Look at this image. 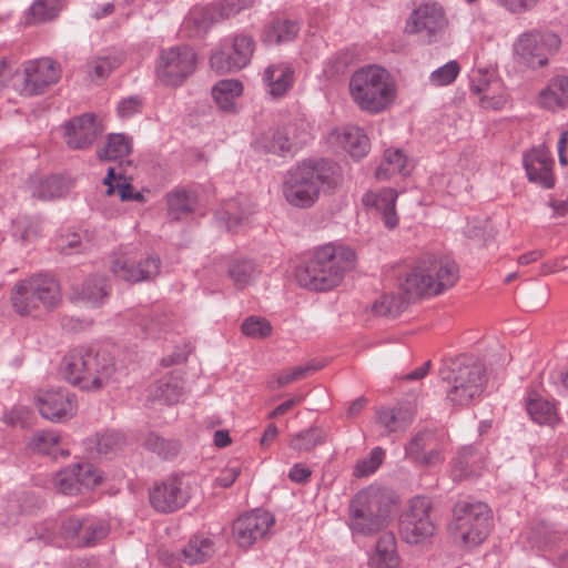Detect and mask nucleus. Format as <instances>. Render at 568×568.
Masks as SVG:
<instances>
[{"instance_id":"nucleus-14","label":"nucleus","mask_w":568,"mask_h":568,"mask_svg":"<svg viewBox=\"0 0 568 568\" xmlns=\"http://www.w3.org/2000/svg\"><path fill=\"white\" fill-rule=\"evenodd\" d=\"M254 50L255 41L251 36L225 38L210 58L211 68L221 74L239 71L250 63Z\"/></svg>"},{"instance_id":"nucleus-38","label":"nucleus","mask_w":568,"mask_h":568,"mask_svg":"<svg viewBox=\"0 0 568 568\" xmlns=\"http://www.w3.org/2000/svg\"><path fill=\"white\" fill-rule=\"evenodd\" d=\"M109 530L110 528L105 520L94 517H84L80 539H78V547L94 546L108 536Z\"/></svg>"},{"instance_id":"nucleus-8","label":"nucleus","mask_w":568,"mask_h":568,"mask_svg":"<svg viewBox=\"0 0 568 568\" xmlns=\"http://www.w3.org/2000/svg\"><path fill=\"white\" fill-rule=\"evenodd\" d=\"M449 529L455 540L471 548L483 544L491 530V510L478 500H458L453 508Z\"/></svg>"},{"instance_id":"nucleus-53","label":"nucleus","mask_w":568,"mask_h":568,"mask_svg":"<svg viewBox=\"0 0 568 568\" xmlns=\"http://www.w3.org/2000/svg\"><path fill=\"white\" fill-rule=\"evenodd\" d=\"M40 233V221L34 216H20L13 221V235L23 242L36 239Z\"/></svg>"},{"instance_id":"nucleus-28","label":"nucleus","mask_w":568,"mask_h":568,"mask_svg":"<svg viewBox=\"0 0 568 568\" xmlns=\"http://www.w3.org/2000/svg\"><path fill=\"white\" fill-rule=\"evenodd\" d=\"M184 381L178 372H171L160 378L151 390L154 400L166 405L180 402L185 393Z\"/></svg>"},{"instance_id":"nucleus-25","label":"nucleus","mask_w":568,"mask_h":568,"mask_svg":"<svg viewBox=\"0 0 568 568\" xmlns=\"http://www.w3.org/2000/svg\"><path fill=\"white\" fill-rule=\"evenodd\" d=\"M524 166L529 181L545 189L555 185L552 175L554 160L544 150H532L524 155Z\"/></svg>"},{"instance_id":"nucleus-55","label":"nucleus","mask_w":568,"mask_h":568,"mask_svg":"<svg viewBox=\"0 0 568 568\" xmlns=\"http://www.w3.org/2000/svg\"><path fill=\"white\" fill-rule=\"evenodd\" d=\"M82 520V517L70 516L64 518L59 524V537L62 546L64 544H70L78 547V539H80Z\"/></svg>"},{"instance_id":"nucleus-11","label":"nucleus","mask_w":568,"mask_h":568,"mask_svg":"<svg viewBox=\"0 0 568 568\" xmlns=\"http://www.w3.org/2000/svg\"><path fill=\"white\" fill-rule=\"evenodd\" d=\"M560 38L550 31L531 30L521 33L513 44L519 63L538 69L548 63L549 55L560 47Z\"/></svg>"},{"instance_id":"nucleus-39","label":"nucleus","mask_w":568,"mask_h":568,"mask_svg":"<svg viewBox=\"0 0 568 568\" xmlns=\"http://www.w3.org/2000/svg\"><path fill=\"white\" fill-rule=\"evenodd\" d=\"M244 201L245 203H242L240 200H229L224 204L223 220L230 231L235 232L240 226L247 222L248 216L253 212L247 200L245 199Z\"/></svg>"},{"instance_id":"nucleus-50","label":"nucleus","mask_w":568,"mask_h":568,"mask_svg":"<svg viewBox=\"0 0 568 568\" xmlns=\"http://www.w3.org/2000/svg\"><path fill=\"white\" fill-rule=\"evenodd\" d=\"M498 80L494 70L486 68L474 69L469 74L470 91L480 98L490 90L493 82Z\"/></svg>"},{"instance_id":"nucleus-54","label":"nucleus","mask_w":568,"mask_h":568,"mask_svg":"<svg viewBox=\"0 0 568 568\" xmlns=\"http://www.w3.org/2000/svg\"><path fill=\"white\" fill-rule=\"evenodd\" d=\"M508 101V93L500 80L493 82L489 91L480 97L479 102L483 108L500 110Z\"/></svg>"},{"instance_id":"nucleus-59","label":"nucleus","mask_w":568,"mask_h":568,"mask_svg":"<svg viewBox=\"0 0 568 568\" xmlns=\"http://www.w3.org/2000/svg\"><path fill=\"white\" fill-rule=\"evenodd\" d=\"M140 326L145 337L155 338L162 332H166L170 328V323L165 314H154L143 317Z\"/></svg>"},{"instance_id":"nucleus-6","label":"nucleus","mask_w":568,"mask_h":568,"mask_svg":"<svg viewBox=\"0 0 568 568\" xmlns=\"http://www.w3.org/2000/svg\"><path fill=\"white\" fill-rule=\"evenodd\" d=\"M458 277L459 270L454 260L427 254L407 273L402 288L409 296H433L454 286Z\"/></svg>"},{"instance_id":"nucleus-62","label":"nucleus","mask_w":568,"mask_h":568,"mask_svg":"<svg viewBox=\"0 0 568 568\" xmlns=\"http://www.w3.org/2000/svg\"><path fill=\"white\" fill-rule=\"evenodd\" d=\"M254 0H223L215 2L219 11V17L223 19L233 17L242 10L250 8Z\"/></svg>"},{"instance_id":"nucleus-12","label":"nucleus","mask_w":568,"mask_h":568,"mask_svg":"<svg viewBox=\"0 0 568 568\" xmlns=\"http://www.w3.org/2000/svg\"><path fill=\"white\" fill-rule=\"evenodd\" d=\"M447 26L444 7L437 1H424L409 13L405 32L417 36L427 43H435L444 38Z\"/></svg>"},{"instance_id":"nucleus-47","label":"nucleus","mask_w":568,"mask_h":568,"mask_svg":"<svg viewBox=\"0 0 568 568\" xmlns=\"http://www.w3.org/2000/svg\"><path fill=\"white\" fill-rule=\"evenodd\" d=\"M406 304L407 298L402 294H384L373 304V312L379 316L397 317Z\"/></svg>"},{"instance_id":"nucleus-61","label":"nucleus","mask_w":568,"mask_h":568,"mask_svg":"<svg viewBox=\"0 0 568 568\" xmlns=\"http://www.w3.org/2000/svg\"><path fill=\"white\" fill-rule=\"evenodd\" d=\"M36 538L47 545L62 547L59 537V524L53 520H47L36 527Z\"/></svg>"},{"instance_id":"nucleus-57","label":"nucleus","mask_w":568,"mask_h":568,"mask_svg":"<svg viewBox=\"0 0 568 568\" xmlns=\"http://www.w3.org/2000/svg\"><path fill=\"white\" fill-rule=\"evenodd\" d=\"M242 333L255 339H262L271 335L272 326L270 322L263 317L250 316L241 326Z\"/></svg>"},{"instance_id":"nucleus-49","label":"nucleus","mask_w":568,"mask_h":568,"mask_svg":"<svg viewBox=\"0 0 568 568\" xmlns=\"http://www.w3.org/2000/svg\"><path fill=\"white\" fill-rule=\"evenodd\" d=\"M123 61L122 55L113 54L98 57L88 62V72L92 79H105L119 68Z\"/></svg>"},{"instance_id":"nucleus-32","label":"nucleus","mask_w":568,"mask_h":568,"mask_svg":"<svg viewBox=\"0 0 568 568\" xmlns=\"http://www.w3.org/2000/svg\"><path fill=\"white\" fill-rule=\"evenodd\" d=\"M243 93V84L239 80L225 79L212 88V97L223 111H235L236 100Z\"/></svg>"},{"instance_id":"nucleus-13","label":"nucleus","mask_w":568,"mask_h":568,"mask_svg":"<svg viewBox=\"0 0 568 568\" xmlns=\"http://www.w3.org/2000/svg\"><path fill=\"white\" fill-rule=\"evenodd\" d=\"M194 480L186 474H176L155 483L150 490L151 506L159 513L170 514L183 508L193 494Z\"/></svg>"},{"instance_id":"nucleus-30","label":"nucleus","mask_w":568,"mask_h":568,"mask_svg":"<svg viewBox=\"0 0 568 568\" xmlns=\"http://www.w3.org/2000/svg\"><path fill=\"white\" fill-rule=\"evenodd\" d=\"M412 165L407 156L399 149H387L384 159L375 171V176L381 181L389 180L395 174L407 175Z\"/></svg>"},{"instance_id":"nucleus-19","label":"nucleus","mask_w":568,"mask_h":568,"mask_svg":"<svg viewBox=\"0 0 568 568\" xmlns=\"http://www.w3.org/2000/svg\"><path fill=\"white\" fill-rule=\"evenodd\" d=\"M61 77L60 65L50 58L29 61L23 70V88L26 95H38L58 82Z\"/></svg>"},{"instance_id":"nucleus-33","label":"nucleus","mask_w":568,"mask_h":568,"mask_svg":"<svg viewBox=\"0 0 568 568\" xmlns=\"http://www.w3.org/2000/svg\"><path fill=\"white\" fill-rule=\"evenodd\" d=\"M30 190L33 197L50 201L64 196L69 191V186L63 178L51 175L44 179L32 180Z\"/></svg>"},{"instance_id":"nucleus-48","label":"nucleus","mask_w":568,"mask_h":568,"mask_svg":"<svg viewBox=\"0 0 568 568\" xmlns=\"http://www.w3.org/2000/svg\"><path fill=\"white\" fill-rule=\"evenodd\" d=\"M221 20L222 18L219 17V11L214 2L207 7L193 8L186 18V23L193 24L197 31L203 32L210 29L213 23Z\"/></svg>"},{"instance_id":"nucleus-20","label":"nucleus","mask_w":568,"mask_h":568,"mask_svg":"<svg viewBox=\"0 0 568 568\" xmlns=\"http://www.w3.org/2000/svg\"><path fill=\"white\" fill-rule=\"evenodd\" d=\"M405 457L419 466H435L444 460L443 445L433 430H420L405 445Z\"/></svg>"},{"instance_id":"nucleus-64","label":"nucleus","mask_w":568,"mask_h":568,"mask_svg":"<svg viewBox=\"0 0 568 568\" xmlns=\"http://www.w3.org/2000/svg\"><path fill=\"white\" fill-rule=\"evenodd\" d=\"M122 436L116 432H105L98 437L97 449L100 454H108L122 444Z\"/></svg>"},{"instance_id":"nucleus-27","label":"nucleus","mask_w":568,"mask_h":568,"mask_svg":"<svg viewBox=\"0 0 568 568\" xmlns=\"http://www.w3.org/2000/svg\"><path fill=\"white\" fill-rule=\"evenodd\" d=\"M538 103L549 111L568 108V77H552L538 95Z\"/></svg>"},{"instance_id":"nucleus-58","label":"nucleus","mask_w":568,"mask_h":568,"mask_svg":"<svg viewBox=\"0 0 568 568\" xmlns=\"http://www.w3.org/2000/svg\"><path fill=\"white\" fill-rule=\"evenodd\" d=\"M385 458V450L382 447H375L371 450L369 456L358 460L354 467L356 477H365L372 475L382 465Z\"/></svg>"},{"instance_id":"nucleus-21","label":"nucleus","mask_w":568,"mask_h":568,"mask_svg":"<svg viewBox=\"0 0 568 568\" xmlns=\"http://www.w3.org/2000/svg\"><path fill=\"white\" fill-rule=\"evenodd\" d=\"M160 267L161 260L158 256L136 260L131 255L123 254L113 260L111 270L120 280L139 283L153 280L159 275Z\"/></svg>"},{"instance_id":"nucleus-63","label":"nucleus","mask_w":568,"mask_h":568,"mask_svg":"<svg viewBox=\"0 0 568 568\" xmlns=\"http://www.w3.org/2000/svg\"><path fill=\"white\" fill-rule=\"evenodd\" d=\"M539 0H494V3L510 14H521L531 11Z\"/></svg>"},{"instance_id":"nucleus-51","label":"nucleus","mask_w":568,"mask_h":568,"mask_svg":"<svg viewBox=\"0 0 568 568\" xmlns=\"http://www.w3.org/2000/svg\"><path fill=\"white\" fill-rule=\"evenodd\" d=\"M460 73V64L456 60H450L444 65L434 70L429 77V83L434 87H446L452 84Z\"/></svg>"},{"instance_id":"nucleus-1","label":"nucleus","mask_w":568,"mask_h":568,"mask_svg":"<svg viewBox=\"0 0 568 568\" xmlns=\"http://www.w3.org/2000/svg\"><path fill=\"white\" fill-rule=\"evenodd\" d=\"M342 176V169L334 161L304 160L287 172L283 195L291 205L307 209L318 200L322 186L334 187Z\"/></svg>"},{"instance_id":"nucleus-26","label":"nucleus","mask_w":568,"mask_h":568,"mask_svg":"<svg viewBox=\"0 0 568 568\" xmlns=\"http://www.w3.org/2000/svg\"><path fill=\"white\" fill-rule=\"evenodd\" d=\"M263 82L273 98H282L294 83V70L288 63L271 64L264 70Z\"/></svg>"},{"instance_id":"nucleus-24","label":"nucleus","mask_w":568,"mask_h":568,"mask_svg":"<svg viewBox=\"0 0 568 568\" xmlns=\"http://www.w3.org/2000/svg\"><path fill=\"white\" fill-rule=\"evenodd\" d=\"M397 192L393 189H382L379 191H368L363 195V204L378 213L386 227L394 229L398 224L396 213Z\"/></svg>"},{"instance_id":"nucleus-34","label":"nucleus","mask_w":568,"mask_h":568,"mask_svg":"<svg viewBox=\"0 0 568 568\" xmlns=\"http://www.w3.org/2000/svg\"><path fill=\"white\" fill-rule=\"evenodd\" d=\"M371 564L374 568H397L399 566L396 539L393 534L379 537Z\"/></svg>"},{"instance_id":"nucleus-10","label":"nucleus","mask_w":568,"mask_h":568,"mask_svg":"<svg viewBox=\"0 0 568 568\" xmlns=\"http://www.w3.org/2000/svg\"><path fill=\"white\" fill-rule=\"evenodd\" d=\"M196 53L189 45L162 49L155 64L156 79L168 87H180L196 69Z\"/></svg>"},{"instance_id":"nucleus-9","label":"nucleus","mask_w":568,"mask_h":568,"mask_svg":"<svg viewBox=\"0 0 568 568\" xmlns=\"http://www.w3.org/2000/svg\"><path fill=\"white\" fill-rule=\"evenodd\" d=\"M60 301L59 283L47 275L32 276L17 283L11 294L12 306L22 316L33 314L40 306L51 310Z\"/></svg>"},{"instance_id":"nucleus-18","label":"nucleus","mask_w":568,"mask_h":568,"mask_svg":"<svg viewBox=\"0 0 568 568\" xmlns=\"http://www.w3.org/2000/svg\"><path fill=\"white\" fill-rule=\"evenodd\" d=\"M43 418L59 423L72 418L78 410L77 397L64 388L49 389L37 397Z\"/></svg>"},{"instance_id":"nucleus-22","label":"nucleus","mask_w":568,"mask_h":568,"mask_svg":"<svg viewBox=\"0 0 568 568\" xmlns=\"http://www.w3.org/2000/svg\"><path fill=\"white\" fill-rule=\"evenodd\" d=\"M103 130L93 114H82L65 123V142L71 149H87Z\"/></svg>"},{"instance_id":"nucleus-56","label":"nucleus","mask_w":568,"mask_h":568,"mask_svg":"<svg viewBox=\"0 0 568 568\" xmlns=\"http://www.w3.org/2000/svg\"><path fill=\"white\" fill-rule=\"evenodd\" d=\"M144 445L146 449L158 454L164 459L176 456L180 449L176 442L164 439L154 434H151L146 437Z\"/></svg>"},{"instance_id":"nucleus-29","label":"nucleus","mask_w":568,"mask_h":568,"mask_svg":"<svg viewBox=\"0 0 568 568\" xmlns=\"http://www.w3.org/2000/svg\"><path fill=\"white\" fill-rule=\"evenodd\" d=\"M300 32L297 21L276 17L265 27L262 40L266 44H281L293 41Z\"/></svg>"},{"instance_id":"nucleus-44","label":"nucleus","mask_w":568,"mask_h":568,"mask_svg":"<svg viewBox=\"0 0 568 568\" xmlns=\"http://www.w3.org/2000/svg\"><path fill=\"white\" fill-rule=\"evenodd\" d=\"M132 145L130 139L122 133H112L109 135L106 144L98 151L101 160H118L131 153Z\"/></svg>"},{"instance_id":"nucleus-2","label":"nucleus","mask_w":568,"mask_h":568,"mask_svg":"<svg viewBox=\"0 0 568 568\" xmlns=\"http://www.w3.org/2000/svg\"><path fill=\"white\" fill-rule=\"evenodd\" d=\"M355 263L356 255L352 248L328 243L315 248L304 266L297 268L296 280L310 291H329L342 283Z\"/></svg>"},{"instance_id":"nucleus-43","label":"nucleus","mask_w":568,"mask_h":568,"mask_svg":"<svg viewBox=\"0 0 568 568\" xmlns=\"http://www.w3.org/2000/svg\"><path fill=\"white\" fill-rule=\"evenodd\" d=\"M377 422L388 433H400L408 428L412 416L403 409L383 408L377 412Z\"/></svg>"},{"instance_id":"nucleus-15","label":"nucleus","mask_w":568,"mask_h":568,"mask_svg":"<svg viewBox=\"0 0 568 568\" xmlns=\"http://www.w3.org/2000/svg\"><path fill=\"white\" fill-rule=\"evenodd\" d=\"M432 503L428 498L416 496L409 500L399 521V534L407 544L416 545L432 537L435 525L429 513Z\"/></svg>"},{"instance_id":"nucleus-37","label":"nucleus","mask_w":568,"mask_h":568,"mask_svg":"<svg viewBox=\"0 0 568 568\" xmlns=\"http://www.w3.org/2000/svg\"><path fill=\"white\" fill-rule=\"evenodd\" d=\"M109 291L110 286L105 277L93 276L82 284L78 298L91 306H99L108 297Z\"/></svg>"},{"instance_id":"nucleus-35","label":"nucleus","mask_w":568,"mask_h":568,"mask_svg":"<svg viewBox=\"0 0 568 568\" xmlns=\"http://www.w3.org/2000/svg\"><path fill=\"white\" fill-rule=\"evenodd\" d=\"M213 552V542L210 538L193 536L181 550L179 559L187 565H199L206 561Z\"/></svg>"},{"instance_id":"nucleus-52","label":"nucleus","mask_w":568,"mask_h":568,"mask_svg":"<svg viewBox=\"0 0 568 568\" xmlns=\"http://www.w3.org/2000/svg\"><path fill=\"white\" fill-rule=\"evenodd\" d=\"M60 443V435L55 430H39L33 435L32 449L43 455H54Z\"/></svg>"},{"instance_id":"nucleus-42","label":"nucleus","mask_w":568,"mask_h":568,"mask_svg":"<svg viewBox=\"0 0 568 568\" xmlns=\"http://www.w3.org/2000/svg\"><path fill=\"white\" fill-rule=\"evenodd\" d=\"M195 196L185 190H175L168 194L169 215L173 220H180L195 207Z\"/></svg>"},{"instance_id":"nucleus-45","label":"nucleus","mask_w":568,"mask_h":568,"mask_svg":"<svg viewBox=\"0 0 568 568\" xmlns=\"http://www.w3.org/2000/svg\"><path fill=\"white\" fill-rule=\"evenodd\" d=\"M258 143L268 153L284 156L291 152V141L285 129H274L264 133Z\"/></svg>"},{"instance_id":"nucleus-36","label":"nucleus","mask_w":568,"mask_h":568,"mask_svg":"<svg viewBox=\"0 0 568 568\" xmlns=\"http://www.w3.org/2000/svg\"><path fill=\"white\" fill-rule=\"evenodd\" d=\"M526 409L531 419L539 425L552 426L558 420L554 405L536 393H531L528 396Z\"/></svg>"},{"instance_id":"nucleus-7","label":"nucleus","mask_w":568,"mask_h":568,"mask_svg":"<svg viewBox=\"0 0 568 568\" xmlns=\"http://www.w3.org/2000/svg\"><path fill=\"white\" fill-rule=\"evenodd\" d=\"M396 89L388 71L367 65L355 71L349 79V94L362 111L377 114L386 110L395 98Z\"/></svg>"},{"instance_id":"nucleus-5","label":"nucleus","mask_w":568,"mask_h":568,"mask_svg":"<svg viewBox=\"0 0 568 568\" xmlns=\"http://www.w3.org/2000/svg\"><path fill=\"white\" fill-rule=\"evenodd\" d=\"M389 514V496L382 488L369 486L351 499L346 525L353 537H371L388 525Z\"/></svg>"},{"instance_id":"nucleus-16","label":"nucleus","mask_w":568,"mask_h":568,"mask_svg":"<svg viewBox=\"0 0 568 568\" xmlns=\"http://www.w3.org/2000/svg\"><path fill=\"white\" fill-rule=\"evenodd\" d=\"M275 520L271 513L255 509L240 516L233 524V535L237 545L250 548L257 540L265 538Z\"/></svg>"},{"instance_id":"nucleus-40","label":"nucleus","mask_w":568,"mask_h":568,"mask_svg":"<svg viewBox=\"0 0 568 568\" xmlns=\"http://www.w3.org/2000/svg\"><path fill=\"white\" fill-rule=\"evenodd\" d=\"M61 9V0H36L27 12V23L36 24L51 21L58 17Z\"/></svg>"},{"instance_id":"nucleus-23","label":"nucleus","mask_w":568,"mask_h":568,"mask_svg":"<svg viewBox=\"0 0 568 568\" xmlns=\"http://www.w3.org/2000/svg\"><path fill=\"white\" fill-rule=\"evenodd\" d=\"M327 142L332 148L343 150L354 159L364 158L371 149L368 136L355 125H344L332 130Z\"/></svg>"},{"instance_id":"nucleus-3","label":"nucleus","mask_w":568,"mask_h":568,"mask_svg":"<svg viewBox=\"0 0 568 568\" xmlns=\"http://www.w3.org/2000/svg\"><path fill=\"white\" fill-rule=\"evenodd\" d=\"M438 375L447 383L446 397L454 406H469L481 397L487 384L484 363L467 354L444 361Z\"/></svg>"},{"instance_id":"nucleus-41","label":"nucleus","mask_w":568,"mask_h":568,"mask_svg":"<svg viewBox=\"0 0 568 568\" xmlns=\"http://www.w3.org/2000/svg\"><path fill=\"white\" fill-rule=\"evenodd\" d=\"M325 439V432L320 427L313 426L292 435L288 446L298 453L310 452L316 446L322 445Z\"/></svg>"},{"instance_id":"nucleus-46","label":"nucleus","mask_w":568,"mask_h":568,"mask_svg":"<svg viewBox=\"0 0 568 568\" xmlns=\"http://www.w3.org/2000/svg\"><path fill=\"white\" fill-rule=\"evenodd\" d=\"M227 275L233 281L234 286L242 290L253 282L256 267L250 260H237L230 264Z\"/></svg>"},{"instance_id":"nucleus-31","label":"nucleus","mask_w":568,"mask_h":568,"mask_svg":"<svg viewBox=\"0 0 568 568\" xmlns=\"http://www.w3.org/2000/svg\"><path fill=\"white\" fill-rule=\"evenodd\" d=\"M103 184L106 186L108 195H113L116 192L122 201L144 202V195L132 186L125 175L121 172L118 173L112 166L108 169Z\"/></svg>"},{"instance_id":"nucleus-60","label":"nucleus","mask_w":568,"mask_h":568,"mask_svg":"<svg viewBox=\"0 0 568 568\" xmlns=\"http://www.w3.org/2000/svg\"><path fill=\"white\" fill-rule=\"evenodd\" d=\"M320 368V365L306 364L287 369L276 377V386L278 388L284 387L295 381L306 377L311 372L318 371Z\"/></svg>"},{"instance_id":"nucleus-17","label":"nucleus","mask_w":568,"mask_h":568,"mask_svg":"<svg viewBox=\"0 0 568 568\" xmlns=\"http://www.w3.org/2000/svg\"><path fill=\"white\" fill-rule=\"evenodd\" d=\"M101 481L99 470L91 464H77L55 474L54 487L62 494L75 495L94 488Z\"/></svg>"},{"instance_id":"nucleus-4","label":"nucleus","mask_w":568,"mask_h":568,"mask_svg":"<svg viewBox=\"0 0 568 568\" xmlns=\"http://www.w3.org/2000/svg\"><path fill=\"white\" fill-rule=\"evenodd\" d=\"M115 371L113 357L106 351L94 347H77L62 359L60 372L63 378L82 390L101 389Z\"/></svg>"}]
</instances>
